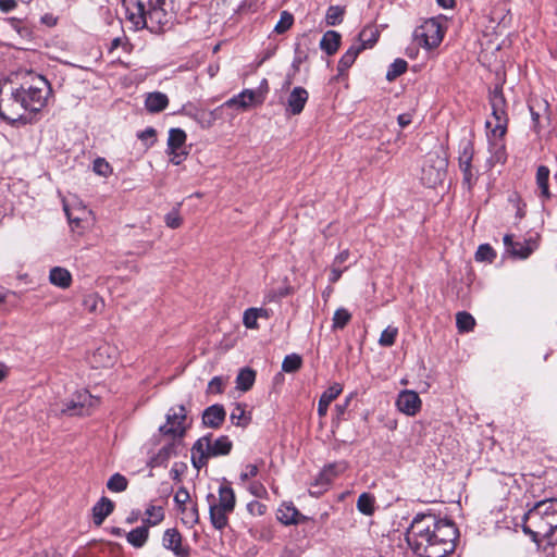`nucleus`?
<instances>
[{"mask_svg": "<svg viewBox=\"0 0 557 557\" xmlns=\"http://www.w3.org/2000/svg\"><path fill=\"white\" fill-rule=\"evenodd\" d=\"M259 473V467L257 465H247L245 470L240 473V480L243 482L248 481L251 478H255Z\"/></svg>", "mask_w": 557, "mask_h": 557, "instance_id": "58", "label": "nucleus"}, {"mask_svg": "<svg viewBox=\"0 0 557 557\" xmlns=\"http://www.w3.org/2000/svg\"><path fill=\"white\" fill-rule=\"evenodd\" d=\"M165 224L170 228H177L182 225V218L178 211L173 210L169 212L164 218Z\"/></svg>", "mask_w": 557, "mask_h": 557, "instance_id": "54", "label": "nucleus"}, {"mask_svg": "<svg viewBox=\"0 0 557 557\" xmlns=\"http://www.w3.org/2000/svg\"><path fill=\"white\" fill-rule=\"evenodd\" d=\"M302 359L297 354L287 355L282 362V370L286 373H293L300 369Z\"/></svg>", "mask_w": 557, "mask_h": 557, "instance_id": "45", "label": "nucleus"}, {"mask_svg": "<svg viewBox=\"0 0 557 557\" xmlns=\"http://www.w3.org/2000/svg\"><path fill=\"white\" fill-rule=\"evenodd\" d=\"M374 497L369 493H362L357 499L358 510L367 516L374 512Z\"/></svg>", "mask_w": 557, "mask_h": 557, "instance_id": "36", "label": "nucleus"}, {"mask_svg": "<svg viewBox=\"0 0 557 557\" xmlns=\"http://www.w3.org/2000/svg\"><path fill=\"white\" fill-rule=\"evenodd\" d=\"M17 7L16 0H0V11L2 13H9Z\"/></svg>", "mask_w": 557, "mask_h": 557, "instance_id": "62", "label": "nucleus"}, {"mask_svg": "<svg viewBox=\"0 0 557 557\" xmlns=\"http://www.w3.org/2000/svg\"><path fill=\"white\" fill-rule=\"evenodd\" d=\"M342 36L335 30H327L320 40V49L327 55H333L339 48Z\"/></svg>", "mask_w": 557, "mask_h": 557, "instance_id": "24", "label": "nucleus"}, {"mask_svg": "<svg viewBox=\"0 0 557 557\" xmlns=\"http://www.w3.org/2000/svg\"><path fill=\"white\" fill-rule=\"evenodd\" d=\"M114 510V503L108 497H101L92 507V521L99 527Z\"/></svg>", "mask_w": 557, "mask_h": 557, "instance_id": "20", "label": "nucleus"}, {"mask_svg": "<svg viewBox=\"0 0 557 557\" xmlns=\"http://www.w3.org/2000/svg\"><path fill=\"white\" fill-rule=\"evenodd\" d=\"M398 335V329L395 326H387L379 338V344L382 347H391L394 345L396 337Z\"/></svg>", "mask_w": 557, "mask_h": 557, "instance_id": "48", "label": "nucleus"}, {"mask_svg": "<svg viewBox=\"0 0 557 557\" xmlns=\"http://www.w3.org/2000/svg\"><path fill=\"white\" fill-rule=\"evenodd\" d=\"M406 539L419 557H445L455 548L457 529L449 520L422 513L413 518Z\"/></svg>", "mask_w": 557, "mask_h": 557, "instance_id": "1", "label": "nucleus"}, {"mask_svg": "<svg viewBox=\"0 0 557 557\" xmlns=\"http://www.w3.org/2000/svg\"><path fill=\"white\" fill-rule=\"evenodd\" d=\"M50 94L48 81L39 74L28 72L18 87H11L9 92L0 90V117L10 123L21 121L25 119L27 111H40Z\"/></svg>", "mask_w": 557, "mask_h": 557, "instance_id": "2", "label": "nucleus"}, {"mask_svg": "<svg viewBox=\"0 0 557 557\" xmlns=\"http://www.w3.org/2000/svg\"><path fill=\"white\" fill-rule=\"evenodd\" d=\"M178 445L180 441L173 438L172 442L162 446L159 451L149 459L148 466L150 468L165 466L172 457L177 455Z\"/></svg>", "mask_w": 557, "mask_h": 557, "instance_id": "14", "label": "nucleus"}, {"mask_svg": "<svg viewBox=\"0 0 557 557\" xmlns=\"http://www.w3.org/2000/svg\"><path fill=\"white\" fill-rule=\"evenodd\" d=\"M474 150L473 144L470 140L461 141V151L459 154V169L463 175V183L468 185L470 188L475 181V175L472 171V159H473Z\"/></svg>", "mask_w": 557, "mask_h": 557, "instance_id": "10", "label": "nucleus"}, {"mask_svg": "<svg viewBox=\"0 0 557 557\" xmlns=\"http://www.w3.org/2000/svg\"><path fill=\"white\" fill-rule=\"evenodd\" d=\"M180 510L184 515V517H183L184 523L194 525L199 521V513H198L197 505H193L189 508L183 507Z\"/></svg>", "mask_w": 557, "mask_h": 557, "instance_id": "51", "label": "nucleus"}, {"mask_svg": "<svg viewBox=\"0 0 557 557\" xmlns=\"http://www.w3.org/2000/svg\"><path fill=\"white\" fill-rule=\"evenodd\" d=\"M379 38V30L375 26L368 25L366 26L359 34L358 40L360 44H358V47H362L363 49L371 48Z\"/></svg>", "mask_w": 557, "mask_h": 557, "instance_id": "29", "label": "nucleus"}, {"mask_svg": "<svg viewBox=\"0 0 557 557\" xmlns=\"http://www.w3.org/2000/svg\"><path fill=\"white\" fill-rule=\"evenodd\" d=\"M557 530V498L540 500L523 516L522 531L540 544V535L550 539Z\"/></svg>", "mask_w": 557, "mask_h": 557, "instance_id": "4", "label": "nucleus"}, {"mask_svg": "<svg viewBox=\"0 0 557 557\" xmlns=\"http://www.w3.org/2000/svg\"><path fill=\"white\" fill-rule=\"evenodd\" d=\"M49 282L60 288H69L72 283V274L65 268L54 267L50 270Z\"/></svg>", "mask_w": 557, "mask_h": 557, "instance_id": "26", "label": "nucleus"}, {"mask_svg": "<svg viewBox=\"0 0 557 557\" xmlns=\"http://www.w3.org/2000/svg\"><path fill=\"white\" fill-rule=\"evenodd\" d=\"M168 152L171 156L170 161L175 165H180L187 156V152L183 149L168 150Z\"/></svg>", "mask_w": 557, "mask_h": 557, "instance_id": "60", "label": "nucleus"}, {"mask_svg": "<svg viewBox=\"0 0 557 557\" xmlns=\"http://www.w3.org/2000/svg\"><path fill=\"white\" fill-rule=\"evenodd\" d=\"M235 493L233 488L228 484H222L219 487V502H214V506L221 508L222 510H226L232 512L235 507Z\"/></svg>", "mask_w": 557, "mask_h": 557, "instance_id": "23", "label": "nucleus"}, {"mask_svg": "<svg viewBox=\"0 0 557 557\" xmlns=\"http://www.w3.org/2000/svg\"><path fill=\"white\" fill-rule=\"evenodd\" d=\"M243 323L247 329L256 330L259 327L256 308H249L245 310L243 315Z\"/></svg>", "mask_w": 557, "mask_h": 557, "instance_id": "53", "label": "nucleus"}, {"mask_svg": "<svg viewBox=\"0 0 557 557\" xmlns=\"http://www.w3.org/2000/svg\"><path fill=\"white\" fill-rule=\"evenodd\" d=\"M64 211H65V214L67 216L70 224L74 225L76 227L79 226L81 222L89 213L85 207H79L75 210H72V209H70V207L66 203H64Z\"/></svg>", "mask_w": 557, "mask_h": 557, "instance_id": "34", "label": "nucleus"}, {"mask_svg": "<svg viewBox=\"0 0 557 557\" xmlns=\"http://www.w3.org/2000/svg\"><path fill=\"white\" fill-rule=\"evenodd\" d=\"M444 32L435 18L424 21L416 27L412 34L413 41L425 49L437 47L443 40Z\"/></svg>", "mask_w": 557, "mask_h": 557, "instance_id": "6", "label": "nucleus"}, {"mask_svg": "<svg viewBox=\"0 0 557 557\" xmlns=\"http://www.w3.org/2000/svg\"><path fill=\"white\" fill-rule=\"evenodd\" d=\"M495 257H496L495 251L487 244L480 245L478 250H476V252H475V260L476 261H488V262H492Z\"/></svg>", "mask_w": 557, "mask_h": 557, "instance_id": "50", "label": "nucleus"}, {"mask_svg": "<svg viewBox=\"0 0 557 557\" xmlns=\"http://www.w3.org/2000/svg\"><path fill=\"white\" fill-rule=\"evenodd\" d=\"M127 479L120 473H114L113 475L110 476V479L107 482L108 490L114 493L124 492L127 488Z\"/></svg>", "mask_w": 557, "mask_h": 557, "instance_id": "41", "label": "nucleus"}, {"mask_svg": "<svg viewBox=\"0 0 557 557\" xmlns=\"http://www.w3.org/2000/svg\"><path fill=\"white\" fill-rule=\"evenodd\" d=\"M182 535L176 529L165 530L162 539L163 547L173 552L176 557H188L189 547L182 544Z\"/></svg>", "mask_w": 557, "mask_h": 557, "instance_id": "12", "label": "nucleus"}, {"mask_svg": "<svg viewBox=\"0 0 557 557\" xmlns=\"http://www.w3.org/2000/svg\"><path fill=\"white\" fill-rule=\"evenodd\" d=\"M148 534L149 532L147 527H138L127 534V542L134 547H143L148 540Z\"/></svg>", "mask_w": 557, "mask_h": 557, "instance_id": "31", "label": "nucleus"}, {"mask_svg": "<svg viewBox=\"0 0 557 557\" xmlns=\"http://www.w3.org/2000/svg\"><path fill=\"white\" fill-rule=\"evenodd\" d=\"M230 420L237 426H246L250 419L246 414L245 406L237 404L231 412Z\"/></svg>", "mask_w": 557, "mask_h": 557, "instance_id": "44", "label": "nucleus"}, {"mask_svg": "<svg viewBox=\"0 0 557 557\" xmlns=\"http://www.w3.org/2000/svg\"><path fill=\"white\" fill-rule=\"evenodd\" d=\"M125 17L134 29L164 32L174 18L171 0H123Z\"/></svg>", "mask_w": 557, "mask_h": 557, "instance_id": "3", "label": "nucleus"}, {"mask_svg": "<svg viewBox=\"0 0 557 557\" xmlns=\"http://www.w3.org/2000/svg\"><path fill=\"white\" fill-rule=\"evenodd\" d=\"M308 98V91L304 87H295L287 98L286 112L292 115L300 114Z\"/></svg>", "mask_w": 557, "mask_h": 557, "instance_id": "13", "label": "nucleus"}, {"mask_svg": "<svg viewBox=\"0 0 557 557\" xmlns=\"http://www.w3.org/2000/svg\"><path fill=\"white\" fill-rule=\"evenodd\" d=\"M549 169L545 165H540L536 171V184L541 189V195L545 198H549L550 193L548 189Z\"/></svg>", "mask_w": 557, "mask_h": 557, "instance_id": "33", "label": "nucleus"}, {"mask_svg": "<svg viewBox=\"0 0 557 557\" xmlns=\"http://www.w3.org/2000/svg\"><path fill=\"white\" fill-rule=\"evenodd\" d=\"M98 403V398L90 395L87 391H79L65 404V408L62 409V412L71 416L89 414L90 409L96 407Z\"/></svg>", "mask_w": 557, "mask_h": 557, "instance_id": "8", "label": "nucleus"}, {"mask_svg": "<svg viewBox=\"0 0 557 557\" xmlns=\"http://www.w3.org/2000/svg\"><path fill=\"white\" fill-rule=\"evenodd\" d=\"M223 380L220 376H214L208 384V393L220 394L223 391Z\"/></svg>", "mask_w": 557, "mask_h": 557, "instance_id": "59", "label": "nucleus"}, {"mask_svg": "<svg viewBox=\"0 0 557 557\" xmlns=\"http://www.w3.org/2000/svg\"><path fill=\"white\" fill-rule=\"evenodd\" d=\"M422 171L424 175L422 178L429 186H434L443 180L444 172L442 169H434L432 166H430V169H426L424 166Z\"/></svg>", "mask_w": 557, "mask_h": 557, "instance_id": "47", "label": "nucleus"}, {"mask_svg": "<svg viewBox=\"0 0 557 557\" xmlns=\"http://www.w3.org/2000/svg\"><path fill=\"white\" fill-rule=\"evenodd\" d=\"M83 306L86 310H88L89 312H99L103 309L104 307V302L103 300L99 297L98 294L96 293H91V294H88L84 297L83 299Z\"/></svg>", "mask_w": 557, "mask_h": 557, "instance_id": "38", "label": "nucleus"}, {"mask_svg": "<svg viewBox=\"0 0 557 557\" xmlns=\"http://www.w3.org/2000/svg\"><path fill=\"white\" fill-rule=\"evenodd\" d=\"M490 103L492 108V117L487 120L485 125L490 129L487 137L490 143V149L494 154L496 162L505 161V145L503 144V137L507 132L508 116L506 111V99L504 97L502 88L496 87L490 94Z\"/></svg>", "mask_w": 557, "mask_h": 557, "instance_id": "5", "label": "nucleus"}, {"mask_svg": "<svg viewBox=\"0 0 557 557\" xmlns=\"http://www.w3.org/2000/svg\"><path fill=\"white\" fill-rule=\"evenodd\" d=\"M351 319V314L345 308H339L334 312L332 327L334 330L344 329Z\"/></svg>", "mask_w": 557, "mask_h": 557, "instance_id": "46", "label": "nucleus"}, {"mask_svg": "<svg viewBox=\"0 0 557 557\" xmlns=\"http://www.w3.org/2000/svg\"><path fill=\"white\" fill-rule=\"evenodd\" d=\"M293 23H294L293 14H290L287 11H283L281 13L278 22L274 26V32L276 34H284L293 26Z\"/></svg>", "mask_w": 557, "mask_h": 557, "instance_id": "49", "label": "nucleus"}, {"mask_svg": "<svg viewBox=\"0 0 557 557\" xmlns=\"http://www.w3.org/2000/svg\"><path fill=\"white\" fill-rule=\"evenodd\" d=\"M156 129L148 127L138 134V138L145 143L147 147H151L156 141Z\"/></svg>", "mask_w": 557, "mask_h": 557, "instance_id": "55", "label": "nucleus"}, {"mask_svg": "<svg viewBox=\"0 0 557 557\" xmlns=\"http://www.w3.org/2000/svg\"><path fill=\"white\" fill-rule=\"evenodd\" d=\"M345 9L339 5H331L325 14V22L329 26H335L343 22Z\"/></svg>", "mask_w": 557, "mask_h": 557, "instance_id": "40", "label": "nucleus"}, {"mask_svg": "<svg viewBox=\"0 0 557 557\" xmlns=\"http://www.w3.org/2000/svg\"><path fill=\"white\" fill-rule=\"evenodd\" d=\"M456 324L459 332H469L473 330L475 320L470 313L461 311L456 314Z\"/></svg>", "mask_w": 557, "mask_h": 557, "instance_id": "37", "label": "nucleus"}, {"mask_svg": "<svg viewBox=\"0 0 557 557\" xmlns=\"http://www.w3.org/2000/svg\"><path fill=\"white\" fill-rule=\"evenodd\" d=\"M186 141V133L181 128H171L168 138V150L183 149Z\"/></svg>", "mask_w": 557, "mask_h": 557, "instance_id": "32", "label": "nucleus"}, {"mask_svg": "<svg viewBox=\"0 0 557 557\" xmlns=\"http://www.w3.org/2000/svg\"><path fill=\"white\" fill-rule=\"evenodd\" d=\"M145 513L147 516V518L145 519V522L148 525H152V527L157 525L164 519V512H163L162 507H160V506L150 505L146 509Z\"/></svg>", "mask_w": 557, "mask_h": 557, "instance_id": "42", "label": "nucleus"}, {"mask_svg": "<svg viewBox=\"0 0 557 557\" xmlns=\"http://www.w3.org/2000/svg\"><path fill=\"white\" fill-rule=\"evenodd\" d=\"M207 438H199L191 448V463L196 469H201L211 456L208 454Z\"/></svg>", "mask_w": 557, "mask_h": 557, "instance_id": "21", "label": "nucleus"}, {"mask_svg": "<svg viewBox=\"0 0 557 557\" xmlns=\"http://www.w3.org/2000/svg\"><path fill=\"white\" fill-rule=\"evenodd\" d=\"M408 64L403 59H396L388 67L386 79L392 82L407 71Z\"/></svg>", "mask_w": 557, "mask_h": 557, "instance_id": "43", "label": "nucleus"}, {"mask_svg": "<svg viewBox=\"0 0 557 557\" xmlns=\"http://www.w3.org/2000/svg\"><path fill=\"white\" fill-rule=\"evenodd\" d=\"M249 491L257 497H262L267 493L265 487L259 482H252L249 485Z\"/></svg>", "mask_w": 557, "mask_h": 557, "instance_id": "61", "label": "nucleus"}, {"mask_svg": "<svg viewBox=\"0 0 557 557\" xmlns=\"http://www.w3.org/2000/svg\"><path fill=\"white\" fill-rule=\"evenodd\" d=\"M277 519L285 525L299 524L304 517L293 504H282L277 509Z\"/></svg>", "mask_w": 557, "mask_h": 557, "instance_id": "18", "label": "nucleus"}, {"mask_svg": "<svg viewBox=\"0 0 557 557\" xmlns=\"http://www.w3.org/2000/svg\"><path fill=\"white\" fill-rule=\"evenodd\" d=\"M342 392L343 386L339 383H334L322 393L318 403V414L320 418L326 416L330 404L336 399Z\"/></svg>", "mask_w": 557, "mask_h": 557, "instance_id": "19", "label": "nucleus"}, {"mask_svg": "<svg viewBox=\"0 0 557 557\" xmlns=\"http://www.w3.org/2000/svg\"><path fill=\"white\" fill-rule=\"evenodd\" d=\"M189 493L185 487H180L174 495V502L178 506V509L186 507V503L189 500Z\"/></svg>", "mask_w": 557, "mask_h": 557, "instance_id": "56", "label": "nucleus"}, {"mask_svg": "<svg viewBox=\"0 0 557 557\" xmlns=\"http://www.w3.org/2000/svg\"><path fill=\"white\" fill-rule=\"evenodd\" d=\"M354 397V394H350L348 395L345 400L341 404H337L335 406V413H334V418H333V421H332V429L333 431L335 429H338L339 428V424H341V421L344 420V416L350 405V401Z\"/></svg>", "mask_w": 557, "mask_h": 557, "instance_id": "35", "label": "nucleus"}, {"mask_svg": "<svg viewBox=\"0 0 557 557\" xmlns=\"http://www.w3.org/2000/svg\"><path fill=\"white\" fill-rule=\"evenodd\" d=\"M201 438H207L208 454L211 456V458L226 456L232 450L233 443L226 435H222L215 441H212L210 435L202 436Z\"/></svg>", "mask_w": 557, "mask_h": 557, "instance_id": "16", "label": "nucleus"}, {"mask_svg": "<svg viewBox=\"0 0 557 557\" xmlns=\"http://www.w3.org/2000/svg\"><path fill=\"white\" fill-rule=\"evenodd\" d=\"M226 417V411L222 405H212L205 409L202 413V423L207 428L219 429Z\"/></svg>", "mask_w": 557, "mask_h": 557, "instance_id": "15", "label": "nucleus"}, {"mask_svg": "<svg viewBox=\"0 0 557 557\" xmlns=\"http://www.w3.org/2000/svg\"><path fill=\"white\" fill-rule=\"evenodd\" d=\"M346 269H347L346 267L342 269L341 267L333 264L332 269H331V273H330V278H329L330 282L331 283H336L341 278L343 272Z\"/></svg>", "mask_w": 557, "mask_h": 557, "instance_id": "63", "label": "nucleus"}, {"mask_svg": "<svg viewBox=\"0 0 557 557\" xmlns=\"http://www.w3.org/2000/svg\"><path fill=\"white\" fill-rule=\"evenodd\" d=\"M362 51V47L356 44L350 46L349 49L342 55L338 61L337 70L341 74L346 72L356 61L358 54Z\"/></svg>", "mask_w": 557, "mask_h": 557, "instance_id": "28", "label": "nucleus"}, {"mask_svg": "<svg viewBox=\"0 0 557 557\" xmlns=\"http://www.w3.org/2000/svg\"><path fill=\"white\" fill-rule=\"evenodd\" d=\"M396 406L400 412L413 417L421 409V399L417 392L405 389L398 394Z\"/></svg>", "mask_w": 557, "mask_h": 557, "instance_id": "11", "label": "nucleus"}, {"mask_svg": "<svg viewBox=\"0 0 557 557\" xmlns=\"http://www.w3.org/2000/svg\"><path fill=\"white\" fill-rule=\"evenodd\" d=\"M348 258L349 251L347 249L343 250L335 257L333 264L341 267L344 262L347 261Z\"/></svg>", "mask_w": 557, "mask_h": 557, "instance_id": "64", "label": "nucleus"}, {"mask_svg": "<svg viewBox=\"0 0 557 557\" xmlns=\"http://www.w3.org/2000/svg\"><path fill=\"white\" fill-rule=\"evenodd\" d=\"M208 499H212L209 504V513H210V521L212 525L216 530H222L227 525L228 518L227 516L231 513L226 510H222L221 508L214 506V495L210 494L208 495Z\"/></svg>", "mask_w": 557, "mask_h": 557, "instance_id": "22", "label": "nucleus"}, {"mask_svg": "<svg viewBox=\"0 0 557 557\" xmlns=\"http://www.w3.org/2000/svg\"><path fill=\"white\" fill-rule=\"evenodd\" d=\"M264 101V96L259 90L244 89L238 95L225 101L222 107L237 108L240 110H248L249 108L261 104Z\"/></svg>", "mask_w": 557, "mask_h": 557, "instance_id": "9", "label": "nucleus"}, {"mask_svg": "<svg viewBox=\"0 0 557 557\" xmlns=\"http://www.w3.org/2000/svg\"><path fill=\"white\" fill-rule=\"evenodd\" d=\"M504 245L510 255L521 259L528 258L533 251V247L530 242H515L512 235L509 234L504 236Z\"/></svg>", "mask_w": 557, "mask_h": 557, "instance_id": "17", "label": "nucleus"}, {"mask_svg": "<svg viewBox=\"0 0 557 557\" xmlns=\"http://www.w3.org/2000/svg\"><path fill=\"white\" fill-rule=\"evenodd\" d=\"M255 380L256 373L253 370L249 368L242 369L236 379L237 388L247 392L252 387Z\"/></svg>", "mask_w": 557, "mask_h": 557, "instance_id": "30", "label": "nucleus"}, {"mask_svg": "<svg viewBox=\"0 0 557 557\" xmlns=\"http://www.w3.org/2000/svg\"><path fill=\"white\" fill-rule=\"evenodd\" d=\"M169 104V98L165 94L154 91L148 94L145 100V107L150 113H159L163 111Z\"/></svg>", "mask_w": 557, "mask_h": 557, "instance_id": "25", "label": "nucleus"}, {"mask_svg": "<svg viewBox=\"0 0 557 557\" xmlns=\"http://www.w3.org/2000/svg\"><path fill=\"white\" fill-rule=\"evenodd\" d=\"M187 419V412L184 405L170 408L166 413V423L159 428V431L163 435H169L174 440H181L185 436L187 426L185 421Z\"/></svg>", "mask_w": 557, "mask_h": 557, "instance_id": "7", "label": "nucleus"}, {"mask_svg": "<svg viewBox=\"0 0 557 557\" xmlns=\"http://www.w3.org/2000/svg\"><path fill=\"white\" fill-rule=\"evenodd\" d=\"M537 108H543L545 111L548 108V103L545 100H535L529 102V109L532 116V128L534 132L539 133L541 131L540 125V113L535 110Z\"/></svg>", "mask_w": 557, "mask_h": 557, "instance_id": "39", "label": "nucleus"}, {"mask_svg": "<svg viewBox=\"0 0 557 557\" xmlns=\"http://www.w3.org/2000/svg\"><path fill=\"white\" fill-rule=\"evenodd\" d=\"M92 170L96 174L108 177L112 173L110 164L103 158H97L94 161Z\"/></svg>", "mask_w": 557, "mask_h": 557, "instance_id": "52", "label": "nucleus"}, {"mask_svg": "<svg viewBox=\"0 0 557 557\" xmlns=\"http://www.w3.org/2000/svg\"><path fill=\"white\" fill-rule=\"evenodd\" d=\"M224 107H218L214 110H198L194 117L200 124L202 128H209L213 125V123L221 117L222 109Z\"/></svg>", "mask_w": 557, "mask_h": 557, "instance_id": "27", "label": "nucleus"}, {"mask_svg": "<svg viewBox=\"0 0 557 557\" xmlns=\"http://www.w3.org/2000/svg\"><path fill=\"white\" fill-rule=\"evenodd\" d=\"M247 510L252 516H262L267 511V506L258 500H252L248 503Z\"/></svg>", "mask_w": 557, "mask_h": 557, "instance_id": "57", "label": "nucleus"}]
</instances>
